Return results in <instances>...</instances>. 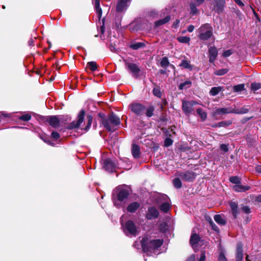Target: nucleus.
I'll use <instances>...</instances> for the list:
<instances>
[{"instance_id":"1","label":"nucleus","mask_w":261,"mask_h":261,"mask_svg":"<svg viewBox=\"0 0 261 261\" xmlns=\"http://www.w3.org/2000/svg\"><path fill=\"white\" fill-rule=\"evenodd\" d=\"M163 243V239L152 240L148 241L146 237H144L141 244L144 252L148 253H156V251L160 247Z\"/></svg>"},{"instance_id":"2","label":"nucleus","mask_w":261,"mask_h":261,"mask_svg":"<svg viewBox=\"0 0 261 261\" xmlns=\"http://www.w3.org/2000/svg\"><path fill=\"white\" fill-rule=\"evenodd\" d=\"M103 126L109 131H114L116 127L120 124L119 118L113 113L106 118H102Z\"/></svg>"},{"instance_id":"3","label":"nucleus","mask_w":261,"mask_h":261,"mask_svg":"<svg viewBox=\"0 0 261 261\" xmlns=\"http://www.w3.org/2000/svg\"><path fill=\"white\" fill-rule=\"evenodd\" d=\"M199 38L202 40H208L213 35L212 27L208 23H205L199 29Z\"/></svg>"},{"instance_id":"4","label":"nucleus","mask_w":261,"mask_h":261,"mask_svg":"<svg viewBox=\"0 0 261 261\" xmlns=\"http://www.w3.org/2000/svg\"><path fill=\"white\" fill-rule=\"evenodd\" d=\"M123 231L127 236L135 237L138 234V228L133 221H126L125 225L123 226Z\"/></svg>"},{"instance_id":"5","label":"nucleus","mask_w":261,"mask_h":261,"mask_svg":"<svg viewBox=\"0 0 261 261\" xmlns=\"http://www.w3.org/2000/svg\"><path fill=\"white\" fill-rule=\"evenodd\" d=\"M197 104H199V103L195 100L187 101L182 100V110L185 115L189 116L190 114L194 113V109L193 107Z\"/></svg>"},{"instance_id":"6","label":"nucleus","mask_w":261,"mask_h":261,"mask_svg":"<svg viewBox=\"0 0 261 261\" xmlns=\"http://www.w3.org/2000/svg\"><path fill=\"white\" fill-rule=\"evenodd\" d=\"M158 201L159 203H162L160 207V210L164 213L168 212L170 207L168 197L166 195H161L159 197Z\"/></svg>"},{"instance_id":"7","label":"nucleus","mask_w":261,"mask_h":261,"mask_svg":"<svg viewBox=\"0 0 261 261\" xmlns=\"http://www.w3.org/2000/svg\"><path fill=\"white\" fill-rule=\"evenodd\" d=\"M125 66L129 72L132 73L133 77L136 79L139 76L140 69L137 64L129 62H126Z\"/></svg>"},{"instance_id":"8","label":"nucleus","mask_w":261,"mask_h":261,"mask_svg":"<svg viewBox=\"0 0 261 261\" xmlns=\"http://www.w3.org/2000/svg\"><path fill=\"white\" fill-rule=\"evenodd\" d=\"M117 198L119 201H123L126 199L129 195V189L128 187H119L117 189Z\"/></svg>"},{"instance_id":"9","label":"nucleus","mask_w":261,"mask_h":261,"mask_svg":"<svg viewBox=\"0 0 261 261\" xmlns=\"http://www.w3.org/2000/svg\"><path fill=\"white\" fill-rule=\"evenodd\" d=\"M84 116L85 111L84 110H81L78 115L77 120L76 121H73L70 123L68 125V128L69 129H73L80 127L84 121Z\"/></svg>"},{"instance_id":"10","label":"nucleus","mask_w":261,"mask_h":261,"mask_svg":"<svg viewBox=\"0 0 261 261\" xmlns=\"http://www.w3.org/2000/svg\"><path fill=\"white\" fill-rule=\"evenodd\" d=\"M129 108L131 111L137 115H143L145 110V107L142 104L138 103H132L130 105Z\"/></svg>"},{"instance_id":"11","label":"nucleus","mask_w":261,"mask_h":261,"mask_svg":"<svg viewBox=\"0 0 261 261\" xmlns=\"http://www.w3.org/2000/svg\"><path fill=\"white\" fill-rule=\"evenodd\" d=\"M179 176L183 180L191 181L195 178L196 174L193 171H187L181 172Z\"/></svg>"},{"instance_id":"12","label":"nucleus","mask_w":261,"mask_h":261,"mask_svg":"<svg viewBox=\"0 0 261 261\" xmlns=\"http://www.w3.org/2000/svg\"><path fill=\"white\" fill-rule=\"evenodd\" d=\"M199 241L200 237L198 234L196 233L192 234L190 240V243L195 251L198 249V247Z\"/></svg>"},{"instance_id":"13","label":"nucleus","mask_w":261,"mask_h":261,"mask_svg":"<svg viewBox=\"0 0 261 261\" xmlns=\"http://www.w3.org/2000/svg\"><path fill=\"white\" fill-rule=\"evenodd\" d=\"M116 165L114 162L110 159H107L103 161V167L109 172H112L116 168Z\"/></svg>"},{"instance_id":"14","label":"nucleus","mask_w":261,"mask_h":261,"mask_svg":"<svg viewBox=\"0 0 261 261\" xmlns=\"http://www.w3.org/2000/svg\"><path fill=\"white\" fill-rule=\"evenodd\" d=\"M129 1L130 0H118L116 6V11L121 12L126 10Z\"/></svg>"},{"instance_id":"15","label":"nucleus","mask_w":261,"mask_h":261,"mask_svg":"<svg viewBox=\"0 0 261 261\" xmlns=\"http://www.w3.org/2000/svg\"><path fill=\"white\" fill-rule=\"evenodd\" d=\"M232 109L230 108H216L213 113V116L214 117H217L218 115L232 113Z\"/></svg>"},{"instance_id":"16","label":"nucleus","mask_w":261,"mask_h":261,"mask_svg":"<svg viewBox=\"0 0 261 261\" xmlns=\"http://www.w3.org/2000/svg\"><path fill=\"white\" fill-rule=\"evenodd\" d=\"M225 4V0H215L214 10L218 14L222 13L223 11Z\"/></svg>"},{"instance_id":"17","label":"nucleus","mask_w":261,"mask_h":261,"mask_svg":"<svg viewBox=\"0 0 261 261\" xmlns=\"http://www.w3.org/2000/svg\"><path fill=\"white\" fill-rule=\"evenodd\" d=\"M159 212L154 207H150L148 208L146 214V218L148 220L155 219L159 216Z\"/></svg>"},{"instance_id":"18","label":"nucleus","mask_w":261,"mask_h":261,"mask_svg":"<svg viewBox=\"0 0 261 261\" xmlns=\"http://www.w3.org/2000/svg\"><path fill=\"white\" fill-rule=\"evenodd\" d=\"M46 121L47 122L50 126L57 128L60 125V121L56 116H48L46 118Z\"/></svg>"},{"instance_id":"19","label":"nucleus","mask_w":261,"mask_h":261,"mask_svg":"<svg viewBox=\"0 0 261 261\" xmlns=\"http://www.w3.org/2000/svg\"><path fill=\"white\" fill-rule=\"evenodd\" d=\"M218 55V50L215 47H211L208 49L209 61L213 63Z\"/></svg>"},{"instance_id":"20","label":"nucleus","mask_w":261,"mask_h":261,"mask_svg":"<svg viewBox=\"0 0 261 261\" xmlns=\"http://www.w3.org/2000/svg\"><path fill=\"white\" fill-rule=\"evenodd\" d=\"M229 205L231 208V213L234 219L237 218L239 214L238 204L236 202L230 201Z\"/></svg>"},{"instance_id":"21","label":"nucleus","mask_w":261,"mask_h":261,"mask_svg":"<svg viewBox=\"0 0 261 261\" xmlns=\"http://www.w3.org/2000/svg\"><path fill=\"white\" fill-rule=\"evenodd\" d=\"M131 151L134 158L138 159L140 157V148L138 145L135 144H132Z\"/></svg>"},{"instance_id":"22","label":"nucleus","mask_w":261,"mask_h":261,"mask_svg":"<svg viewBox=\"0 0 261 261\" xmlns=\"http://www.w3.org/2000/svg\"><path fill=\"white\" fill-rule=\"evenodd\" d=\"M140 206V204L137 202L130 203L127 207V211L131 213H135Z\"/></svg>"},{"instance_id":"23","label":"nucleus","mask_w":261,"mask_h":261,"mask_svg":"<svg viewBox=\"0 0 261 261\" xmlns=\"http://www.w3.org/2000/svg\"><path fill=\"white\" fill-rule=\"evenodd\" d=\"M250 189V187L248 186H243L241 185V184L239 185H236L233 187V189L238 192H244L246 191L249 190Z\"/></svg>"},{"instance_id":"24","label":"nucleus","mask_w":261,"mask_h":261,"mask_svg":"<svg viewBox=\"0 0 261 261\" xmlns=\"http://www.w3.org/2000/svg\"><path fill=\"white\" fill-rule=\"evenodd\" d=\"M93 4L94 5V7L96 13H97L99 18H100L102 15V10L100 7L99 0H92Z\"/></svg>"},{"instance_id":"25","label":"nucleus","mask_w":261,"mask_h":261,"mask_svg":"<svg viewBox=\"0 0 261 261\" xmlns=\"http://www.w3.org/2000/svg\"><path fill=\"white\" fill-rule=\"evenodd\" d=\"M196 112L202 121L206 120L207 118V113L202 109L198 108L197 109Z\"/></svg>"},{"instance_id":"26","label":"nucleus","mask_w":261,"mask_h":261,"mask_svg":"<svg viewBox=\"0 0 261 261\" xmlns=\"http://www.w3.org/2000/svg\"><path fill=\"white\" fill-rule=\"evenodd\" d=\"M243 257V251L241 247H238L236 256V261H242Z\"/></svg>"},{"instance_id":"27","label":"nucleus","mask_w":261,"mask_h":261,"mask_svg":"<svg viewBox=\"0 0 261 261\" xmlns=\"http://www.w3.org/2000/svg\"><path fill=\"white\" fill-rule=\"evenodd\" d=\"M214 220L218 224L224 225L226 224V221L220 215H216Z\"/></svg>"},{"instance_id":"28","label":"nucleus","mask_w":261,"mask_h":261,"mask_svg":"<svg viewBox=\"0 0 261 261\" xmlns=\"http://www.w3.org/2000/svg\"><path fill=\"white\" fill-rule=\"evenodd\" d=\"M170 19L169 16H166L164 19L159 20L155 22V26L159 27L168 22Z\"/></svg>"},{"instance_id":"29","label":"nucleus","mask_w":261,"mask_h":261,"mask_svg":"<svg viewBox=\"0 0 261 261\" xmlns=\"http://www.w3.org/2000/svg\"><path fill=\"white\" fill-rule=\"evenodd\" d=\"M232 113L244 114L247 113L249 112V110L246 107H243L240 109H232Z\"/></svg>"},{"instance_id":"30","label":"nucleus","mask_w":261,"mask_h":261,"mask_svg":"<svg viewBox=\"0 0 261 261\" xmlns=\"http://www.w3.org/2000/svg\"><path fill=\"white\" fill-rule=\"evenodd\" d=\"M145 45V43L143 42H136L133 44H132L129 47L133 49L137 50L139 48L144 47Z\"/></svg>"},{"instance_id":"31","label":"nucleus","mask_w":261,"mask_h":261,"mask_svg":"<svg viewBox=\"0 0 261 261\" xmlns=\"http://www.w3.org/2000/svg\"><path fill=\"white\" fill-rule=\"evenodd\" d=\"M87 68H89L92 71H95L97 68L96 63L94 61L88 62L87 65Z\"/></svg>"},{"instance_id":"32","label":"nucleus","mask_w":261,"mask_h":261,"mask_svg":"<svg viewBox=\"0 0 261 261\" xmlns=\"http://www.w3.org/2000/svg\"><path fill=\"white\" fill-rule=\"evenodd\" d=\"M192 83L190 81H186L185 82L180 84L179 85V89L180 90H182L184 89H187L189 88L191 86Z\"/></svg>"},{"instance_id":"33","label":"nucleus","mask_w":261,"mask_h":261,"mask_svg":"<svg viewBox=\"0 0 261 261\" xmlns=\"http://www.w3.org/2000/svg\"><path fill=\"white\" fill-rule=\"evenodd\" d=\"M180 66L191 70L193 69L192 66L190 64V62L187 60H182Z\"/></svg>"},{"instance_id":"34","label":"nucleus","mask_w":261,"mask_h":261,"mask_svg":"<svg viewBox=\"0 0 261 261\" xmlns=\"http://www.w3.org/2000/svg\"><path fill=\"white\" fill-rule=\"evenodd\" d=\"M231 123H232V121H230V120L223 121H221V122H220L218 123L214 126H217V127H227V126L230 125Z\"/></svg>"},{"instance_id":"35","label":"nucleus","mask_w":261,"mask_h":261,"mask_svg":"<svg viewBox=\"0 0 261 261\" xmlns=\"http://www.w3.org/2000/svg\"><path fill=\"white\" fill-rule=\"evenodd\" d=\"M222 90V88L221 87H213L210 92V93L211 95L215 96L217 94H218Z\"/></svg>"},{"instance_id":"36","label":"nucleus","mask_w":261,"mask_h":261,"mask_svg":"<svg viewBox=\"0 0 261 261\" xmlns=\"http://www.w3.org/2000/svg\"><path fill=\"white\" fill-rule=\"evenodd\" d=\"M154 111V107L152 106L149 107L146 110V115L150 117L153 116Z\"/></svg>"},{"instance_id":"37","label":"nucleus","mask_w":261,"mask_h":261,"mask_svg":"<svg viewBox=\"0 0 261 261\" xmlns=\"http://www.w3.org/2000/svg\"><path fill=\"white\" fill-rule=\"evenodd\" d=\"M31 117L32 116L30 114L26 113L19 116L18 119L24 121H28L31 119Z\"/></svg>"},{"instance_id":"38","label":"nucleus","mask_w":261,"mask_h":261,"mask_svg":"<svg viewBox=\"0 0 261 261\" xmlns=\"http://www.w3.org/2000/svg\"><path fill=\"white\" fill-rule=\"evenodd\" d=\"M170 65V63L167 57H163L161 61V66L163 68H167Z\"/></svg>"},{"instance_id":"39","label":"nucleus","mask_w":261,"mask_h":261,"mask_svg":"<svg viewBox=\"0 0 261 261\" xmlns=\"http://www.w3.org/2000/svg\"><path fill=\"white\" fill-rule=\"evenodd\" d=\"M177 40L180 43H188L190 41V38L187 36H181L177 38Z\"/></svg>"},{"instance_id":"40","label":"nucleus","mask_w":261,"mask_h":261,"mask_svg":"<svg viewBox=\"0 0 261 261\" xmlns=\"http://www.w3.org/2000/svg\"><path fill=\"white\" fill-rule=\"evenodd\" d=\"M173 184L174 187H175L177 189L181 188L182 186L181 181L178 178H175L173 180Z\"/></svg>"},{"instance_id":"41","label":"nucleus","mask_w":261,"mask_h":261,"mask_svg":"<svg viewBox=\"0 0 261 261\" xmlns=\"http://www.w3.org/2000/svg\"><path fill=\"white\" fill-rule=\"evenodd\" d=\"M153 94L155 96L160 98L162 96V93L160 87H155L153 88L152 91Z\"/></svg>"},{"instance_id":"42","label":"nucleus","mask_w":261,"mask_h":261,"mask_svg":"<svg viewBox=\"0 0 261 261\" xmlns=\"http://www.w3.org/2000/svg\"><path fill=\"white\" fill-rule=\"evenodd\" d=\"M261 88V84L259 83H253L251 84V89L252 91H256Z\"/></svg>"},{"instance_id":"43","label":"nucleus","mask_w":261,"mask_h":261,"mask_svg":"<svg viewBox=\"0 0 261 261\" xmlns=\"http://www.w3.org/2000/svg\"><path fill=\"white\" fill-rule=\"evenodd\" d=\"M229 180L231 183L236 185H239L241 184V179L238 176H231L229 178Z\"/></svg>"},{"instance_id":"44","label":"nucleus","mask_w":261,"mask_h":261,"mask_svg":"<svg viewBox=\"0 0 261 261\" xmlns=\"http://www.w3.org/2000/svg\"><path fill=\"white\" fill-rule=\"evenodd\" d=\"M228 71L227 69H221L220 70H216L214 72V74L217 75H223Z\"/></svg>"},{"instance_id":"45","label":"nucleus","mask_w":261,"mask_h":261,"mask_svg":"<svg viewBox=\"0 0 261 261\" xmlns=\"http://www.w3.org/2000/svg\"><path fill=\"white\" fill-rule=\"evenodd\" d=\"M233 90L235 92H240L244 90V84H239L233 86Z\"/></svg>"},{"instance_id":"46","label":"nucleus","mask_w":261,"mask_h":261,"mask_svg":"<svg viewBox=\"0 0 261 261\" xmlns=\"http://www.w3.org/2000/svg\"><path fill=\"white\" fill-rule=\"evenodd\" d=\"M209 223L211 225V226L212 227V228L215 230V231L216 232H219V228L218 227H217V226H216L215 225V224L214 223V222L212 221V220H210L209 221Z\"/></svg>"},{"instance_id":"47","label":"nucleus","mask_w":261,"mask_h":261,"mask_svg":"<svg viewBox=\"0 0 261 261\" xmlns=\"http://www.w3.org/2000/svg\"><path fill=\"white\" fill-rule=\"evenodd\" d=\"M87 119L88 122H87V125L86 128V129H88L90 127L91 123L92 122L93 117L91 115H88L87 117Z\"/></svg>"},{"instance_id":"48","label":"nucleus","mask_w":261,"mask_h":261,"mask_svg":"<svg viewBox=\"0 0 261 261\" xmlns=\"http://www.w3.org/2000/svg\"><path fill=\"white\" fill-rule=\"evenodd\" d=\"M167 225L166 224V223H161L159 225V229L160 230V231L162 232H164L165 231H166V230H167Z\"/></svg>"},{"instance_id":"49","label":"nucleus","mask_w":261,"mask_h":261,"mask_svg":"<svg viewBox=\"0 0 261 261\" xmlns=\"http://www.w3.org/2000/svg\"><path fill=\"white\" fill-rule=\"evenodd\" d=\"M172 143H173L172 140L170 138H166L164 142V145L165 146H167V147L170 146L172 144Z\"/></svg>"},{"instance_id":"50","label":"nucleus","mask_w":261,"mask_h":261,"mask_svg":"<svg viewBox=\"0 0 261 261\" xmlns=\"http://www.w3.org/2000/svg\"><path fill=\"white\" fill-rule=\"evenodd\" d=\"M190 6L191 9V12L193 14H195L197 12V8L195 5L194 4L191 3Z\"/></svg>"},{"instance_id":"51","label":"nucleus","mask_w":261,"mask_h":261,"mask_svg":"<svg viewBox=\"0 0 261 261\" xmlns=\"http://www.w3.org/2000/svg\"><path fill=\"white\" fill-rule=\"evenodd\" d=\"M51 135V137L55 140H57L60 138V135L57 132H53Z\"/></svg>"},{"instance_id":"52","label":"nucleus","mask_w":261,"mask_h":261,"mask_svg":"<svg viewBox=\"0 0 261 261\" xmlns=\"http://www.w3.org/2000/svg\"><path fill=\"white\" fill-rule=\"evenodd\" d=\"M232 54V51L231 49H229L225 51L223 54V56L224 57H228L230 56Z\"/></svg>"},{"instance_id":"53","label":"nucleus","mask_w":261,"mask_h":261,"mask_svg":"<svg viewBox=\"0 0 261 261\" xmlns=\"http://www.w3.org/2000/svg\"><path fill=\"white\" fill-rule=\"evenodd\" d=\"M242 210L245 214H249L251 212L250 208L247 206H243Z\"/></svg>"},{"instance_id":"54","label":"nucleus","mask_w":261,"mask_h":261,"mask_svg":"<svg viewBox=\"0 0 261 261\" xmlns=\"http://www.w3.org/2000/svg\"><path fill=\"white\" fill-rule=\"evenodd\" d=\"M219 261H227V259L225 256L224 253H221L218 257Z\"/></svg>"},{"instance_id":"55","label":"nucleus","mask_w":261,"mask_h":261,"mask_svg":"<svg viewBox=\"0 0 261 261\" xmlns=\"http://www.w3.org/2000/svg\"><path fill=\"white\" fill-rule=\"evenodd\" d=\"M220 148L224 152H227L228 151V146L226 144H221L220 146Z\"/></svg>"},{"instance_id":"56","label":"nucleus","mask_w":261,"mask_h":261,"mask_svg":"<svg viewBox=\"0 0 261 261\" xmlns=\"http://www.w3.org/2000/svg\"><path fill=\"white\" fill-rule=\"evenodd\" d=\"M205 259V253L204 252H201L200 257L199 259V261H204Z\"/></svg>"},{"instance_id":"57","label":"nucleus","mask_w":261,"mask_h":261,"mask_svg":"<svg viewBox=\"0 0 261 261\" xmlns=\"http://www.w3.org/2000/svg\"><path fill=\"white\" fill-rule=\"evenodd\" d=\"M9 117L8 114L5 113L4 112H0V122L1 121V119L2 117Z\"/></svg>"},{"instance_id":"58","label":"nucleus","mask_w":261,"mask_h":261,"mask_svg":"<svg viewBox=\"0 0 261 261\" xmlns=\"http://www.w3.org/2000/svg\"><path fill=\"white\" fill-rule=\"evenodd\" d=\"M195 255L193 254L190 256L186 261H195Z\"/></svg>"},{"instance_id":"59","label":"nucleus","mask_w":261,"mask_h":261,"mask_svg":"<svg viewBox=\"0 0 261 261\" xmlns=\"http://www.w3.org/2000/svg\"><path fill=\"white\" fill-rule=\"evenodd\" d=\"M194 29V25H190L189 26H188V28H187V31L189 32H192L193 31Z\"/></svg>"},{"instance_id":"60","label":"nucleus","mask_w":261,"mask_h":261,"mask_svg":"<svg viewBox=\"0 0 261 261\" xmlns=\"http://www.w3.org/2000/svg\"><path fill=\"white\" fill-rule=\"evenodd\" d=\"M234 1L240 6H243L244 4L241 0H234Z\"/></svg>"},{"instance_id":"61","label":"nucleus","mask_w":261,"mask_h":261,"mask_svg":"<svg viewBox=\"0 0 261 261\" xmlns=\"http://www.w3.org/2000/svg\"><path fill=\"white\" fill-rule=\"evenodd\" d=\"M255 171L257 172L261 173V165H257L255 167Z\"/></svg>"},{"instance_id":"62","label":"nucleus","mask_w":261,"mask_h":261,"mask_svg":"<svg viewBox=\"0 0 261 261\" xmlns=\"http://www.w3.org/2000/svg\"><path fill=\"white\" fill-rule=\"evenodd\" d=\"M179 23V20L178 19L176 20L175 21H174L173 24V27L174 28H176L177 27V25H178Z\"/></svg>"},{"instance_id":"63","label":"nucleus","mask_w":261,"mask_h":261,"mask_svg":"<svg viewBox=\"0 0 261 261\" xmlns=\"http://www.w3.org/2000/svg\"><path fill=\"white\" fill-rule=\"evenodd\" d=\"M255 200L258 202H261V195L256 197Z\"/></svg>"},{"instance_id":"64","label":"nucleus","mask_w":261,"mask_h":261,"mask_svg":"<svg viewBox=\"0 0 261 261\" xmlns=\"http://www.w3.org/2000/svg\"><path fill=\"white\" fill-rule=\"evenodd\" d=\"M204 0H196L197 5L199 6L201 5L204 2Z\"/></svg>"}]
</instances>
